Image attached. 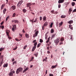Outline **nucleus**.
I'll return each instance as SVG.
<instances>
[{
	"label": "nucleus",
	"mask_w": 76,
	"mask_h": 76,
	"mask_svg": "<svg viewBox=\"0 0 76 76\" xmlns=\"http://www.w3.org/2000/svg\"><path fill=\"white\" fill-rule=\"evenodd\" d=\"M23 71V69L22 68L19 67L17 69L16 73L17 74H19V72H22Z\"/></svg>",
	"instance_id": "nucleus-1"
},
{
	"label": "nucleus",
	"mask_w": 76,
	"mask_h": 76,
	"mask_svg": "<svg viewBox=\"0 0 76 76\" xmlns=\"http://www.w3.org/2000/svg\"><path fill=\"white\" fill-rule=\"evenodd\" d=\"M59 42H60V40L58 39H57L54 40V42L56 45H57L58 44Z\"/></svg>",
	"instance_id": "nucleus-2"
},
{
	"label": "nucleus",
	"mask_w": 76,
	"mask_h": 76,
	"mask_svg": "<svg viewBox=\"0 0 76 76\" xmlns=\"http://www.w3.org/2000/svg\"><path fill=\"white\" fill-rule=\"evenodd\" d=\"M48 23L46 22L43 25V26L42 27V30H44V28L45 26H47L48 25Z\"/></svg>",
	"instance_id": "nucleus-3"
},
{
	"label": "nucleus",
	"mask_w": 76,
	"mask_h": 76,
	"mask_svg": "<svg viewBox=\"0 0 76 76\" xmlns=\"http://www.w3.org/2000/svg\"><path fill=\"white\" fill-rule=\"evenodd\" d=\"M39 33V31H36L35 33L33 34V38H34V37H37V35H38V34Z\"/></svg>",
	"instance_id": "nucleus-4"
},
{
	"label": "nucleus",
	"mask_w": 76,
	"mask_h": 76,
	"mask_svg": "<svg viewBox=\"0 0 76 76\" xmlns=\"http://www.w3.org/2000/svg\"><path fill=\"white\" fill-rule=\"evenodd\" d=\"M10 9H11V10L12 11L14 10H15V9H16V6L15 5H13L10 8Z\"/></svg>",
	"instance_id": "nucleus-5"
},
{
	"label": "nucleus",
	"mask_w": 76,
	"mask_h": 76,
	"mask_svg": "<svg viewBox=\"0 0 76 76\" xmlns=\"http://www.w3.org/2000/svg\"><path fill=\"white\" fill-rule=\"evenodd\" d=\"M13 73L15 74V71H12L11 72L9 73V76H13Z\"/></svg>",
	"instance_id": "nucleus-6"
},
{
	"label": "nucleus",
	"mask_w": 76,
	"mask_h": 76,
	"mask_svg": "<svg viewBox=\"0 0 76 76\" xmlns=\"http://www.w3.org/2000/svg\"><path fill=\"white\" fill-rule=\"evenodd\" d=\"M23 3V1L21 0V1H20L18 2V3L17 4V6H18V7H19V6H20V5H21V4Z\"/></svg>",
	"instance_id": "nucleus-7"
},
{
	"label": "nucleus",
	"mask_w": 76,
	"mask_h": 76,
	"mask_svg": "<svg viewBox=\"0 0 76 76\" xmlns=\"http://www.w3.org/2000/svg\"><path fill=\"white\" fill-rule=\"evenodd\" d=\"M64 0H59L58 3L59 4H60V3H64Z\"/></svg>",
	"instance_id": "nucleus-8"
},
{
	"label": "nucleus",
	"mask_w": 76,
	"mask_h": 76,
	"mask_svg": "<svg viewBox=\"0 0 76 76\" xmlns=\"http://www.w3.org/2000/svg\"><path fill=\"white\" fill-rule=\"evenodd\" d=\"M73 23V21L72 20H70L67 22L68 23H69V24H72V23Z\"/></svg>",
	"instance_id": "nucleus-9"
},
{
	"label": "nucleus",
	"mask_w": 76,
	"mask_h": 76,
	"mask_svg": "<svg viewBox=\"0 0 76 76\" xmlns=\"http://www.w3.org/2000/svg\"><path fill=\"white\" fill-rule=\"evenodd\" d=\"M27 5V7H29L30 6H31V4L30 3H28L26 4Z\"/></svg>",
	"instance_id": "nucleus-10"
},
{
	"label": "nucleus",
	"mask_w": 76,
	"mask_h": 76,
	"mask_svg": "<svg viewBox=\"0 0 76 76\" xmlns=\"http://www.w3.org/2000/svg\"><path fill=\"white\" fill-rule=\"evenodd\" d=\"M57 66V64H56L55 65H53L51 66V69H54V68H56Z\"/></svg>",
	"instance_id": "nucleus-11"
},
{
	"label": "nucleus",
	"mask_w": 76,
	"mask_h": 76,
	"mask_svg": "<svg viewBox=\"0 0 76 76\" xmlns=\"http://www.w3.org/2000/svg\"><path fill=\"white\" fill-rule=\"evenodd\" d=\"M72 8H69V15H70V13H71V12H72Z\"/></svg>",
	"instance_id": "nucleus-12"
},
{
	"label": "nucleus",
	"mask_w": 76,
	"mask_h": 76,
	"mask_svg": "<svg viewBox=\"0 0 76 76\" xmlns=\"http://www.w3.org/2000/svg\"><path fill=\"white\" fill-rule=\"evenodd\" d=\"M4 6H5V4H3L1 7V10H3V7H4Z\"/></svg>",
	"instance_id": "nucleus-13"
},
{
	"label": "nucleus",
	"mask_w": 76,
	"mask_h": 76,
	"mask_svg": "<svg viewBox=\"0 0 76 76\" xmlns=\"http://www.w3.org/2000/svg\"><path fill=\"white\" fill-rule=\"evenodd\" d=\"M7 11V10L6 8H4L3 10V13L4 15L6 13V12Z\"/></svg>",
	"instance_id": "nucleus-14"
},
{
	"label": "nucleus",
	"mask_w": 76,
	"mask_h": 76,
	"mask_svg": "<svg viewBox=\"0 0 76 76\" xmlns=\"http://www.w3.org/2000/svg\"><path fill=\"white\" fill-rule=\"evenodd\" d=\"M69 28L71 29V30H73V27H72V25H69Z\"/></svg>",
	"instance_id": "nucleus-15"
},
{
	"label": "nucleus",
	"mask_w": 76,
	"mask_h": 76,
	"mask_svg": "<svg viewBox=\"0 0 76 76\" xmlns=\"http://www.w3.org/2000/svg\"><path fill=\"white\" fill-rule=\"evenodd\" d=\"M25 37L26 38H29V35L28 34H25Z\"/></svg>",
	"instance_id": "nucleus-16"
},
{
	"label": "nucleus",
	"mask_w": 76,
	"mask_h": 76,
	"mask_svg": "<svg viewBox=\"0 0 76 76\" xmlns=\"http://www.w3.org/2000/svg\"><path fill=\"white\" fill-rule=\"evenodd\" d=\"M36 46H34L33 48H32V51L33 52V51H35V50L36 48Z\"/></svg>",
	"instance_id": "nucleus-17"
},
{
	"label": "nucleus",
	"mask_w": 76,
	"mask_h": 76,
	"mask_svg": "<svg viewBox=\"0 0 76 76\" xmlns=\"http://www.w3.org/2000/svg\"><path fill=\"white\" fill-rule=\"evenodd\" d=\"M10 32V31H9L7 30L6 31V33L7 36H9V34Z\"/></svg>",
	"instance_id": "nucleus-18"
},
{
	"label": "nucleus",
	"mask_w": 76,
	"mask_h": 76,
	"mask_svg": "<svg viewBox=\"0 0 76 76\" xmlns=\"http://www.w3.org/2000/svg\"><path fill=\"white\" fill-rule=\"evenodd\" d=\"M66 16L62 15L61 16V18H66Z\"/></svg>",
	"instance_id": "nucleus-19"
},
{
	"label": "nucleus",
	"mask_w": 76,
	"mask_h": 76,
	"mask_svg": "<svg viewBox=\"0 0 76 76\" xmlns=\"http://www.w3.org/2000/svg\"><path fill=\"white\" fill-rule=\"evenodd\" d=\"M8 65V64H4V65H3V67H7V66Z\"/></svg>",
	"instance_id": "nucleus-20"
},
{
	"label": "nucleus",
	"mask_w": 76,
	"mask_h": 76,
	"mask_svg": "<svg viewBox=\"0 0 76 76\" xmlns=\"http://www.w3.org/2000/svg\"><path fill=\"white\" fill-rule=\"evenodd\" d=\"M1 53H0V57L1 58H2L3 59V56L2 55H1Z\"/></svg>",
	"instance_id": "nucleus-21"
},
{
	"label": "nucleus",
	"mask_w": 76,
	"mask_h": 76,
	"mask_svg": "<svg viewBox=\"0 0 76 76\" xmlns=\"http://www.w3.org/2000/svg\"><path fill=\"white\" fill-rule=\"evenodd\" d=\"M46 19H47V17L45 16H44L43 18V20H46Z\"/></svg>",
	"instance_id": "nucleus-22"
},
{
	"label": "nucleus",
	"mask_w": 76,
	"mask_h": 76,
	"mask_svg": "<svg viewBox=\"0 0 76 76\" xmlns=\"http://www.w3.org/2000/svg\"><path fill=\"white\" fill-rule=\"evenodd\" d=\"M75 4V2H73L72 3V6H74Z\"/></svg>",
	"instance_id": "nucleus-23"
},
{
	"label": "nucleus",
	"mask_w": 76,
	"mask_h": 76,
	"mask_svg": "<svg viewBox=\"0 0 76 76\" xmlns=\"http://www.w3.org/2000/svg\"><path fill=\"white\" fill-rule=\"evenodd\" d=\"M4 48H0V51H3V50H4Z\"/></svg>",
	"instance_id": "nucleus-24"
},
{
	"label": "nucleus",
	"mask_w": 76,
	"mask_h": 76,
	"mask_svg": "<svg viewBox=\"0 0 76 76\" xmlns=\"http://www.w3.org/2000/svg\"><path fill=\"white\" fill-rule=\"evenodd\" d=\"M62 25H63V22H61L60 23H59V26H61Z\"/></svg>",
	"instance_id": "nucleus-25"
},
{
	"label": "nucleus",
	"mask_w": 76,
	"mask_h": 76,
	"mask_svg": "<svg viewBox=\"0 0 76 76\" xmlns=\"http://www.w3.org/2000/svg\"><path fill=\"white\" fill-rule=\"evenodd\" d=\"M37 42H35L34 44V46L37 47Z\"/></svg>",
	"instance_id": "nucleus-26"
},
{
	"label": "nucleus",
	"mask_w": 76,
	"mask_h": 76,
	"mask_svg": "<svg viewBox=\"0 0 76 76\" xmlns=\"http://www.w3.org/2000/svg\"><path fill=\"white\" fill-rule=\"evenodd\" d=\"M9 5H10V6H12V5H13V4H12V2H10L9 3Z\"/></svg>",
	"instance_id": "nucleus-27"
},
{
	"label": "nucleus",
	"mask_w": 76,
	"mask_h": 76,
	"mask_svg": "<svg viewBox=\"0 0 76 76\" xmlns=\"http://www.w3.org/2000/svg\"><path fill=\"white\" fill-rule=\"evenodd\" d=\"M27 47H28V46H27V45H26L25 46H24L23 47L24 50H26V48Z\"/></svg>",
	"instance_id": "nucleus-28"
},
{
	"label": "nucleus",
	"mask_w": 76,
	"mask_h": 76,
	"mask_svg": "<svg viewBox=\"0 0 76 76\" xmlns=\"http://www.w3.org/2000/svg\"><path fill=\"white\" fill-rule=\"evenodd\" d=\"M37 18H36L35 19V20L33 21V22L34 23H36V22H37Z\"/></svg>",
	"instance_id": "nucleus-29"
},
{
	"label": "nucleus",
	"mask_w": 76,
	"mask_h": 76,
	"mask_svg": "<svg viewBox=\"0 0 76 76\" xmlns=\"http://www.w3.org/2000/svg\"><path fill=\"white\" fill-rule=\"evenodd\" d=\"M53 32H54V30H53V29H51V33H52V34H53Z\"/></svg>",
	"instance_id": "nucleus-30"
},
{
	"label": "nucleus",
	"mask_w": 76,
	"mask_h": 76,
	"mask_svg": "<svg viewBox=\"0 0 76 76\" xmlns=\"http://www.w3.org/2000/svg\"><path fill=\"white\" fill-rule=\"evenodd\" d=\"M18 20H15L14 23H18Z\"/></svg>",
	"instance_id": "nucleus-31"
},
{
	"label": "nucleus",
	"mask_w": 76,
	"mask_h": 76,
	"mask_svg": "<svg viewBox=\"0 0 76 76\" xmlns=\"http://www.w3.org/2000/svg\"><path fill=\"white\" fill-rule=\"evenodd\" d=\"M40 42H43V40L42 39H40L39 40Z\"/></svg>",
	"instance_id": "nucleus-32"
},
{
	"label": "nucleus",
	"mask_w": 76,
	"mask_h": 76,
	"mask_svg": "<svg viewBox=\"0 0 76 76\" xmlns=\"http://www.w3.org/2000/svg\"><path fill=\"white\" fill-rule=\"evenodd\" d=\"M15 64H16V61H14L12 62L13 65H14Z\"/></svg>",
	"instance_id": "nucleus-33"
},
{
	"label": "nucleus",
	"mask_w": 76,
	"mask_h": 76,
	"mask_svg": "<svg viewBox=\"0 0 76 76\" xmlns=\"http://www.w3.org/2000/svg\"><path fill=\"white\" fill-rule=\"evenodd\" d=\"M15 27H13L12 28V30L13 32H15Z\"/></svg>",
	"instance_id": "nucleus-34"
},
{
	"label": "nucleus",
	"mask_w": 76,
	"mask_h": 76,
	"mask_svg": "<svg viewBox=\"0 0 76 76\" xmlns=\"http://www.w3.org/2000/svg\"><path fill=\"white\" fill-rule=\"evenodd\" d=\"M53 23H51L50 25V27L51 28L53 26Z\"/></svg>",
	"instance_id": "nucleus-35"
},
{
	"label": "nucleus",
	"mask_w": 76,
	"mask_h": 76,
	"mask_svg": "<svg viewBox=\"0 0 76 76\" xmlns=\"http://www.w3.org/2000/svg\"><path fill=\"white\" fill-rule=\"evenodd\" d=\"M63 41H64V38H61V42H63Z\"/></svg>",
	"instance_id": "nucleus-36"
},
{
	"label": "nucleus",
	"mask_w": 76,
	"mask_h": 76,
	"mask_svg": "<svg viewBox=\"0 0 76 76\" xmlns=\"http://www.w3.org/2000/svg\"><path fill=\"white\" fill-rule=\"evenodd\" d=\"M40 45H41V43H39L37 45V48H38L39 47V46H40Z\"/></svg>",
	"instance_id": "nucleus-37"
},
{
	"label": "nucleus",
	"mask_w": 76,
	"mask_h": 76,
	"mask_svg": "<svg viewBox=\"0 0 76 76\" xmlns=\"http://www.w3.org/2000/svg\"><path fill=\"white\" fill-rule=\"evenodd\" d=\"M8 37L9 39H12V38L10 37V36H8Z\"/></svg>",
	"instance_id": "nucleus-38"
},
{
	"label": "nucleus",
	"mask_w": 76,
	"mask_h": 76,
	"mask_svg": "<svg viewBox=\"0 0 76 76\" xmlns=\"http://www.w3.org/2000/svg\"><path fill=\"white\" fill-rule=\"evenodd\" d=\"M15 16H16V14L15 13H14L12 15V17H15Z\"/></svg>",
	"instance_id": "nucleus-39"
},
{
	"label": "nucleus",
	"mask_w": 76,
	"mask_h": 76,
	"mask_svg": "<svg viewBox=\"0 0 76 76\" xmlns=\"http://www.w3.org/2000/svg\"><path fill=\"white\" fill-rule=\"evenodd\" d=\"M28 69H29V68H28V67H27L26 68L24 69V70L26 72V71H27V70H28Z\"/></svg>",
	"instance_id": "nucleus-40"
},
{
	"label": "nucleus",
	"mask_w": 76,
	"mask_h": 76,
	"mask_svg": "<svg viewBox=\"0 0 76 76\" xmlns=\"http://www.w3.org/2000/svg\"><path fill=\"white\" fill-rule=\"evenodd\" d=\"M23 12H24V13H25V12H26V10L25 9H23Z\"/></svg>",
	"instance_id": "nucleus-41"
},
{
	"label": "nucleus",
	"mask_w": 76,
	"mask_h": 76,
	"mask_svg": "<svg viewBox=\"0 0 76 76\" xmlns=\"http://www.w3.org/2000/svg\"><path fill=\"white\" fill-rule=\"evenodd\" d=\"M49 76H54V75L53 74H49Z\"/></svg>",
	"instance_id": "nucleus-42"
},
{
	"label": "nucleus",
	"mask_w": 76,
	"mask_h": 76,
	"mask_svg": "<svg viewBox=\"0 0 76 76\" xmlns=\"http://www.w3.org/2000/svg\"><path fill=\"white\" fill-rule=\"evenodd\" d=\"M9 18V17H7L6 18V21H7V20H8Z\"/></svg>",
	"instance_id": "nucleus-43"
},
{
	"label": "nucleus",
	"mask_w": 76,
	"mask_h": 76,
	"mask_svg": "<svg viewBox=\"0 0 76 76\" xmlns=\"http://www.w3.org/2000/svg\"><path fill=\"white\" fill-rule=\"evenodd\" d=\"M45 39H47V34H45Z\"/></svg>",
	"instance_id": "nucleus-44"
},
{
	"label": "nucleus",
	"mask_w": 76,
	"mask_h": 76,
	"mask_svg": "<svg viewBox=\"0 0 76 76\" xmlns=\"http://www.w3.org/2000/svg\"><path fill=\"white\" fill-rule=\"evenodd\" d=\"M76 12V9H74L72 11V13H73V12Z\"/></svg>",
	"instance_id": "nucleus-45"
},
{
	"label": "nucleus",
	"mask_w": 76,
	"mask_h": 76,
	"mask_svg": "<svg viewBox=\"0 0 76 76\" xmlns=\"http://www.w3.org/2000/svg\"><path fill=\"white\" fill-rule=\"evenodd\" d=\"M58 8H60L61 7V4H59L58 5Z\"/></svg>",
	"instance_id": "nucleus-46"
},
{
	"label": "nucleus",
	"mask_w": 76,
	"mask_h": 76,
	"mask_svg": "<svg viewBox=\"0 0 76 76\" xmlns=\"http://www.w3.org/2000/svg\"><path fill=\"white\" fill-rule=\"evenodd\" d=\"M18 48V47H17V46H16L15 48H14V49H13L14 50H16V49H17V48Z\"/></svg>",
	"instance_id": "nucleus-47"
},
{
	"label": "nucleus",
	"mask_w": 76,
	"mask_h": 76,
	"mask_svg": "<svg viewBox=\"0 0 76 76\" xmlns=\"http://www.w3.org/2000/svg\"><path fill=\"white\" fill-rule=\"evenodd\" d=\"M3 59H2V61L1 62V64H3Z\"/></svg>",
	"instance_id": "nucleus-48"
},
{
	"label": "nucleus",
	"mask_w": 76,
	"mask_h": 76,
	"mask_svg": "<svg viewBox=\"0 0 76 76\" xmlns=\"http://www.w3.org/2000/svg\"><path fill=\"white\" fill-rule=\"evenodd\" d=\"M38 53H37V54H34V55L36 57H37V56H38Z\"/></svg>",
	"instance_id": "nucleus-49"
},
{
	"label": "nucleus",
	"mask_w": 76,
	"mask_h": 76,
	"mask_svg": "<svg viewBox=\"0 0 76 76\" xmlns=\"http://www.w3.org/2000/svg\"><path fill=\"white\" fill-rule=\"evenodd\" d=\"M51 12L52 13H54V14H55V13H54V11L52 10L51 11Z\"/></svg>",
	"instance_id": "nucleus-50"
},
{
	"label": "nucleus",
	"mask_w": 76,
	"mask_h": 76,
	"mask_svg": "<svg viewBox=\"0 0 76 76\" xmlns=\"http://www.w3.org/2000/svg\"><path fill=\"white\" fill-rule=\"evenodd\" d=\"M45 61H46V62L47 61V57L45 58Z\"/></svg>",
	"instance_id": "nucleus-51"
},
{
	"label": "nucleus",
	"mask_w": 76,
	"mask_h": 76,
	"mask_svg": "<svg viewBox=\"0 0 76 76\" xmlns=\"http://www.w3.org/2000/svg\"><path fill=\"white\" fill-rule=\"evenodd\" d=\"M12 61H15V58H13L12 59Z\"/></svg>",
	"instance_id": "nucleus-52"
},
{
	"label": "nucleus",
	"mask_w": 76,
	"mask_h": 76,
	"mask_svg": "<svg viewBox=\"0 0 76 76\" xmlns=\"http://www.w3.org/2000/svg\"><path fill=\"white\" fill-rule=\"evenodd\" d=\"M15 40L16 41H19V40L17 38H16Z\"/></svg>",
	"instance_id": "nucleus-53"
},
{
	"label": "nucleus",
	"mask_w": 76,
	"mask_h": 76,
	"mask_svg": "<svg viewBox=\"0 0 76 76\" xmlns=\"http://www.w3.org/2000/svg\"><path fill=\"white\" fill-rule=\"evenodd\" d=\"M36 41H37V40H34V41H33V43H35V42H36Z\"/></svg>",
	"instance_id": "nucleus-54"
},
{
	"label": "nucleus",
	"mask_w": 76,
	"mask_h": 76,
	"mask_svg": "<svg viewBox=\"0 0 76 76\" xmlns=\"http://www.w3.org/2000/svg\"><path fill=\"white\" fill-rule=\"evenodd\" d=\"M4 28V26H1V28L3 29Z\"/></svg>",
	"instance_id": "nucleus-55"
},
{
	"label": "nucleus",
	"mask_w": 76,
	"mask_h": 76,
	"mask_svg": "<svg viewBox=\"0 0 76 76\" xmlns=\"http://www.w3.org/2000/svg\"><path fill=\"white\" fill-rule=\"evenodd\" d=\"M3 23H4V22L2 21L1 23V25H3Z\"/></svg>",
	"instance_id": "nucleus-56"
},
{
	"label": "nucleus",
	"mask_w": 76,
	"mask_h": 76,
	"mask_svg": "<svg viewBox=\"0 0 76 76\" xmlns=\"http://www.w3.org/2000/svg\"><path fill=\"white\" fill-rule=\"evenodd\" d=\"M72 38H73V36L71 35V38H70L71 39H72Z\"/></svg>",
	"instance_id": "nucleus-57"
},
{
	"label": "nucleus",
	"mask_w": 76,
	"mask_h": 76,
	"mask_svg": "<svg viewBox=\"0 0 76 76\" xmlns=\"http://www.w3.org/2000/svg\"><path fill=\"white\" fill-rule=\"evenodd\" d=\"M23 33H25V31L24 30V29H23Z\"/></svg>",
	"instance_id": "nucleus-58"
},
{
	"label": "nucleus",
	"mask_w": 76,
	"mask_h": 76,
	"mask_svg": "<svg viewBox=\"0 0 76 76\" xmlns=\"http://www.w3.org/2000/svg\"><path fill=\"white\" fill-rule=\"evenodd\" d=\"M69 4V2L66 3V5H68Z\"/></svg>",
	"instance_id": "nucleus-59"
},
{
	"label": "nucleus",
	"mask_w": 76,
	"mask_h": 76,
	"mask_svg": "<svg viewBox=\"0 0 76 76\" xmlns=\"http://www.w3.org/2000/svg\"><path fill=\"white\" fill-rule=\"evenodd\" d=\"M47 53H48V54H50V51L48 50L47 51Z\"/></svg>",
	"instance_id": "nucleus-60"
},
{
	"label": "nucleus",
	"mask_w": 76,
	"mask_h": 76,
	"mask_svg": "<svg viewBox=\"0 0 76 76\" xmlns=\"http://www.w3.org/2000/svg\"><path fill=\"white\" fill-rule=\"evenodd\" d=\"M40 20H42V17H40Z\"/></svg>",
	"instance_id": "nucleus-61"
},
{
	"label": "nucleus",
	"mask_w": 76,
	"mask_h": 76,
	"mask_svg": "<svg viewBox=\"0 0 76 76\" xmlns=\"http://www.w3.org/2000/svg\"><path fill=\"white\" fill-rule=\"evenodd\" d=\"M15 20H12V22L13 23V22H15Z\"/></svg>",
	"instance_id": "nucleus-62"
},
{
	"label": "nucleus",
	"mask_w": 76,
	"mask_h": 76,
	"mask_svg": "<svg viewBox=\"0 0 76 76\" xmlns=\"http://www.w3.org/2000/svg\"><path fill=\"white\" fill-rule=\"evenodd\" d=\"M46 73L45 74V75H47V70H46Z\"/></svg>",
	"instance_id": "nucleus-63"
},
{
	"label": "nucleus",
	"mask_w": 76,
	"mask_h": 76,
	"mask_svg": "<svg viewBox=\"0 0 76 76\" xmlns=\"http://www.w3.org/2000/svg\"><path fill=\"white\" fill-rule=\"evenodd\" d=\"M34 57H32L31 58V60L32 61H33V59H34Z\"/></svg>",
	"instance_id": "nucleus-64"
}]
</instances>
